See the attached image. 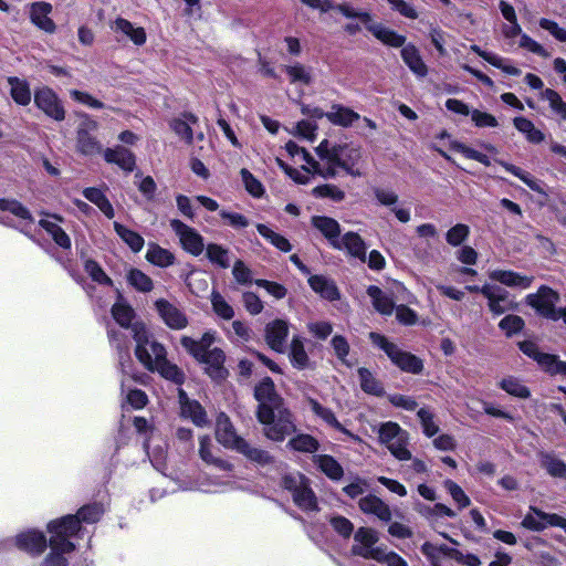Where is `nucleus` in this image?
I'll return each instance as SVG.
<instances>
[{"instance_id":"1","label":"nucleus","mask_w":566,"mask_h":566,"mask_svg":"<svg viewBox=\"0 0 566 566\" xmlns=\"http://www.w3.org/2000/svg\"><path fill=\"white\" fill-rule=\"evenodd\" d=\"M285 149L294 163L301 165V168H292L280 158H276V163L296 184L306 185L314 175L333 178L337 169H344L352 176L360 175L356 168L361 158L358 146L336 144L324 139L316 147V154L322 163L315 160L304 148L292 140L285 144Z\"/></svg>"},{"instance_id":"2","label":"nucleus","mask_w":566,"mask_h":566,"mask_svg":"<svg viewBox=\"0 0 566 566\" xmlns=\"http://www.w3.org/2000/svg\"><path fill=\"white\" fill-rule=\"evenodd\" d=\"M133 338L136 343L135 355L137 359L150 371L159 373L164 378L181 384L184 381L182 371L167 360L166 348L154 339L146 325L136 322L132 326Z\"/></svg>"},{"instance_id":"3","label":"nucleus","mask_w":566,"mask_h":566,"mask_svg":"<svg viewBox=\"0 0 566 566\" xmlns=\"http://www.w3.org/2000/svg\"><path fill=\"white\" fill-rule=\"evenodd\" d=\"M336 10L349 20L343 29L348 35H356L363 29L369 31L382 44L398 48L406 43V36L397 33L385 24L375 21L374 15L367 10H360L353 4L344 2L336 7Z\"/></svg>"},{"instance_id":"4","label":"nucleus","mask_w":566,"mask_h":566,"mask_svg":"<svg viewBox=\"0 0 566 566\" xmlns=\"http://www.w3.org/2000/svg\"><path fill=\"white\" fill-rule=\"evenodd\" d=\"M217 440L227 448L233 449L243 454L250 461L264 465L272 461L270 453L263 449L251 446L244 439L239 437L234 428L224 413H220L216 421Z\"/></svg>"},{"instance_id":"5","label":"nucleus","mask_w":566,"mask_h":566,"mask_svg":"<svg viewBox=\"0 0 566 566\" xmlns=\"http://www.w3.org/2000/svg\"><path fill=\"white\" fill-rule=\"evenodd\" d=\"M258 419L264 426V434L273 441H283L296 430L292 413L283 405L258 410Z\"/></svg>"},{"instance_id":"6","label":"nucleus","mask_w":566,"mask_h":566,"mask_svg":"<svg viewBox=\"0 0 566 566\" xmlns=\"http://www.w3.org/2000/svg\"><path fill=\"white\" fill-rule=\"evenodd\" d=\"M371 343L382 349L389 359L399 367L402 371L410 374H420L423 369V364L417 356L401 350L396 344L389 342L385 336L371 332L369 334Z\"/></svg>"},{"instance_id":"7","label":"nucleus","mask_w":566,"mask_h":566,"mask_svg":"<svg viewBox=\"0 0 566 566\" xmlns=\"http://www.w3.org/2000/svg\"><path fill=\"white\" fill-rule=\"evenodd\" d=\"M379 441L399 461L411 460V452L408 450L409 434L398 423L387 421L379 427Z\"/></svg>"},{"instance_id":"8","label":"nucleus","mask_w":566,"mask_h":566,"mask_svg":"<svg viewBox=\"0 0 566 566\" xmlns=\"http://www.w3.org/2000/svg\"><path fill=\"white\" fill-rule=\"evenodd\" d=\"M282 485L293 497L294 503L303 511H316L317 500L310 488L308 480L300 472H292L283 476Z\"/></svg>"},{"instance_id":"9","label":"nucleus","mask_w":566,"mask_h":566,"mask_svg":"<svg viewBox=\"0 0 566 566\" xmlns=\"http://www.w3.org/2000/svg\"><path fill=\"white\" fill-rule=\"evenodd\" d=\"M48 532L50 533V553L40 566H69L65 555L75 549V544L65 537L64 531L57 530V523H49Z\"/></svg>"},{"instance_id":"10","label":"nucleus","mask_w":566,"mask_h":566,"mask_svg":"<svg viewBox=\"0 0 566 566\" xmlns=\"http://www.w3.org/2000/svg\"><path fill=\"white\" fill-rule=\"evenodd\" d=\"M104 509L101 504L93 503L82 506L76 514L66 515L61 518L51 521L50 523H57V530L64 531L65 537L72 539L73 536L77 535L82 527L81 523H96L103 515Z\"/></svg>"},{"instance_id":"11","label":"nucleus","mask_w":566,"mask_h":566,"mask_svg":"<svg viewBox=\"0 0 566 566\" xmlns=\"http://www.w3.org/2000/svg\"><path fill=\"white\" fill-rule=\"evenodd\" d=\"M379 541L377 531L371 527H359L354 533V544L350 552L355 556L363 557L365 559L379 558L382 546H376Z\"/></svg>"},{"instance_id":"12","label":"nucleus","mask_w":566,"mask_h":566,"mask_svg":"<svg viewBox=\"0 0 566 566\" xmlns=\"http://www.w3.org/2000/svg\"><path fill=\"white\" fill-rule=\"evenodd\" d=\"M170 227L187 253L198 256L205 251L203 238L196 229L178 219L170 220Z\"/></svg>"},{"instance_id":"13","label":"nucleus","mask_w":566,"mask_h":566,"mask_svg":"<svg viewBox=\"0 0 566 566\" xmlns=\"http://www.w3.org/2000/svg\"><path fill=\"white\" fill-rule=\"evenodd\" d=\"M527 304L536 310V312L552 321H556L558 308L555 307L559 301L557 292L547 286H541L535 294H530L526 297Z\"/></svg>"},{"instance_id":"14","label":"nucleus","mask_w":566,"mask_h":566,"mask_svg":"<svg viewBox=\"0 0 566 566\" xmlns=\"http://www.w3.org/2000/svg\"><path fill=\"white\" fill-rule=\"evenodd\" d=\"M35 105L49 117L61 122L65 118L64 107L53 90L48 86L34 92Z\"/></svg>"},{"instance_id":"15","label":"nucleus","mask_w":566,"mask_h":566,"mask_svg":"<svg viewBox=\"0 0 566 566\" xmlns=\"http://www.w3.org/2000/svg\"><path fill=\"white\" fill-rule=\"evenodd\" d=\"M483 296L488 300L489 310L494 315H502L515 308V303L511 294L503 287L485 283L483 289Z\"/></svg>"},{"instance_id":"16","label":"nucleus","mask_w":566,"mask_h":566,"mask_svg":"<svg viewBox=\"0 0 566 566\" xmlns=\"http://www.w3.org/2000/svg\"><path fill=\"white\" fill-rule=\"evenodd\" d=\"M374 195L377 202L390 209L394 216L401 223H407L411 220V210L402 203H399V196L396 191L389 188L376 187Z\"/></svg>"},{"instance_id":"17","label":"nucleus","mask_w":566,"mask_h":566,"mask_svg":"<svg viewBox=\"0 0 566 566\" xmlns=\"http://www.w3.org/2000/svg\"><path fill=\"white\" fill-rule=\"evenodd\" d=\"M14 545L32 556L41 555L49 545L46 536L38 530H25L17 534L13 538Z\"/></svg>"},{"instance_id":"18","label":"nucleus","mask_w":566,"mask_h":566,"mask_svg":"<svg viewBox=\"0 0 566 566\" xmlns=\"http://www.w3.org/2000/svg\"><path fill=\"white\" fill-rule=\"evenodd\" d=\"M29 17L32 24L45 33L52 34L56 30L55 22L50 14L53 11L51 3L45 1H36L29 4Z\"/></svg>"},{"instance_id":"19","label":"nucleus","mask_w":566,"mask_h":566,"mask_svg":"<svg viewBox=\"0 0 566 566\" xmlns=\"http://www.w3.org/2000/svg\"><path fill=\"white\" fill-rule=\"evenodd\" d=\"M155 307L160 318L169 328L182 329L188 325L186 314L167 300H157L155 302Z\"/></svg>"},{"instance_id":"20","label":"nucleus","mask_w":566,"mask_h":566,"mask_svg":"<svg viewBox=\"0 0 566 566\" xmlns=\"http://www.w3.org/2000/svg\"><path fill=\"white\" fill-rule=\"evenodd\" d=\"M307 406L311 411L318 417L324 423L336 429L337 431L348 436L355 441H359V438L347 430L336 418L334 411L323 405H321L317 400L313 398H307Z\"/></svg>"},{"instance_id":"21","label":"nucleus","mask_w":566,"mask_h":566,"mask_svg":"<svg viewBox=\"0 0 566 566\" xmlns=\"http://www.w3.org/2000/svg\"><path fill=\"white\" fill-rule=\"evenodd\" d=\"M178 396L181 416L190 419L198 427L207 424V413L202 406L197 400H191L182 389H179Z\"/></svg>"},{"instance_id":"22","label":"nucleus","mask_w":566,"mask_h":566,"mask_svg":"<svg viewBox=\"0 0 566 566\" xmlns=\"http://www.w3.org/2000/svg\"><path fill=\"white\" fill-rule=\"evenodd\" d=\"M205 365L206 373L214 380H222L228 371L224 368V353L219 348H212L202 358H196Z\"/></svg>"},{"instance_id":"23","label":"nucleus","mask_w":566,"mask_h":566,"mask_svg":"<svg viewBox=\"0 0 566 566\" xmlns=\"http://www.w3.org/2000/svg\"><path fill=\"white\" fill-rule=\"evenodd\" d=\"M289 334V325L283 319H275L265 327L266 344L275 352L283 353Z\"/></svg>"},{"instance_id":"24","label":"nucleus","mask_w":566,"mask_h":566,"mask_svg":"<svg viewBox=\"0 0 566 566\" xmlns=\"http://www.w3.org/2000/svg\"><path fill=\"white\" fill-rule=\"evenodd\" d=\"M312 117H326L331 123L339 126H350L355 120L359 119V115L350 108L334 105L332 109L324 113L322 109L315 108Z\"/></svg>"},{"instance_id":"25","label":"nucleus","mask_w":566,"mask_h":566,"mask_svg":"<svg viewBox=\"0 0 566 566\" xmlns=\"http://www.w3.org/2000/svg\"><path fill=\"white\" fill-rule=\"evenodd\" d=\"M488 275L490 280L513 289L525 290L530 287L533 282L532 276L522 275L510 270H492Z\"/></svg>"},{"instance_id":"26","label":"nucleus","mask_w":566,"mask_h":566,"mask_svg":"<svg viewBox=\"0 0 566 566\" xmlns=\"http://www.w3.org/2000/svg\"><path fill=\"white\" fill-rule=\"evenodd\" d=\"M312 224L328 240L329 244L337 250H342L339 223L328 217L316 216L312 218Z\"/></svg>"},{"instance_id":"27","label":"nucleus","mask_w":566,"mask_h":566,"mask_svg":"<svg viewBox=\"0 0 566 566\" xmlns=\"http://www.w3.org/2000/svg\"><path fill=\"white\" fill-rule=\"evenodd\" d=\"M96 122L86 117L77 132V148L84 155H93L99 151L101 146L95 137L88 134L87 129H95Z\"/></svg>"},{"instance_id":"28","label":"nucleus","mask_w":566,"mask_h":566,"mask_svg":"<svg viewBox=\"0 0 566 566\" xmlns=\"http://www.w3.org/2000/svg\"><path fill=\"white\" fill-rule=\"evenodd\" d=\"M400 48H402L400 52L401 59L409 70L418 77L427 76L428 67L416 45L411 43H403Z\"/></svg>"},{"instance_id":"29","label":"nucleus","mask_w":566,"mask_h":566,"mask_svg":"<svg viewBox=\"0 0 566 566\" xmlns=\"http://www.w3.org/2000/svg\"><path fill=\"white\" fill-rule=\"evenodd\" d=\"M255 399L259 401V409L274 408L283 405L282 400L275 392L274 382L271 378H264L254 390Z\"/></svg>"},{"instance_id":"30","label":"nucleus","mask_w":566,"mask_h":566,"mask_svg":"<svg viewBox=\"0 0 566 566\" xmlns=\"http://www.w3.org/2000/svg\"><path fill=\"white\" fill-rule=\"evenodd\" d=\"M216 334L212 332L205 333L199 340L189 336H182L180 343L182 347L195 358H202L205 354L209 353L214 343Z\"/></svg>"},{"instance_id":"31","label":"nucleus","mask_w":566,"mask_h":566,"mask_svg":"<svg viewBox=\"0 0 566 566\" xmlns=\"http://www.w3.org/2000/svg\"><path fill=\"white\" fill-rule=\"evenodd\" d=\"M231 486L229 480H222L218 476L205 475L189 485L182 486V490L198 491L202 493H219Z\"/></svg>"},{"instance_id":"32","label":"nucleus","mask_w":566,"mask_h":566,"mask_svg":"<svg viewBox=\"0 0 566 566\" xmlns=\"http://www.w3.org/2000/svg\"><path fill=\"white\" fill-rule=\"evenodd\" d=\"M359 509L366 514H373L384 522L391 518V511L388 504L376 495H367L359 500Z\"/></svg>"},{"instance_id":"33","label":"nucleus","mask_w":566,"mask_h":566,"mask_svg":"<svg viewBox=\"0 0 566 566\" xmlns=\"http://www.w3.org/2000/svg\"><path fill=\"white\" fill-rule=\"evenodd\" d=\"M104 158L107 163L115 164L128 172L135 168V156L130 150L122 146L105 149Z\"/></svg>"},{"instance_id":"34","label":"nucleus","mask_w":566,"mask_h":566,"mask_svg":"<svg viewBox=\"0 0 566 566\" xmlns=\"http://www.w3.org/2000/svg\"><path fill=\"white\" fill-rule=\"evenodd\" d=\"M312 290L323 298L335 301L339 298V291L335 282L324 275H312L308 277Z\"/></svg>"},{"instance_id":"35","label":"nucleus","mask_w":566,"mask_h":566,"mask_svg":"<svg viewBox=\"0 0 566 566\" xmlns=\"http://www.w3.org/2000/svg\"><path fill=\"white\" fill-rule=\"evenodd\" d=\"M367 294L371 300L374 308L381 315H391L395 310V303L390 294L384 292L376 285L367 289Z\"/></svg>"},{"instance_id":"36","label":"nucleus","mask_w":566,"mask_h":566,"mask_svg":"<svg viewBox=\"0 0 566 566\" xmlns=\"http://www.w3.org/2000/svg\"><path fill=\"white\" fill-rule=\"evenodd\" d=\"M115 32L126 35L134 44L143 45L146 42V32L142 27H135L126 19L117 18L111 25Z\"/></svg>"},{"instance_id":"37","label":"nucleus","mask_w":566,"mask_h":566,"mask_svg":"<svg viewBox=\"0 0 566 566\" xmlns=\"http://www.w3.org/2000/svg\"><path fill=\"white\" fill-rule=\"evenodd\" d=\"M61 218L53 216L48 219L40 220V226L52 237L54 242L62 249L71 248V239L66 232L60 227Z\"/></svg>"},{"instance_id":"38","label":"nucleus","mask_w":566,"mask_h":566,"mask_svg":"<svg viewBox=\"0 0 566 566\" xmlns=\"http://www.w3.org/2000/svg\"><path fill=\"white\" fill-rule=\"evenodd\" d=\"M342 250H346L348 254L366 262L367 247L361 237L355 232H347L340 238Z\"/></svg>"},{"instance_id":"39","label":"nucleus","mask_w":566,"mask_h":566,"mask_svg":"<svg viewBox=\"0 0 566 566\" xmlns=\"http://www.w3.org/2000/svg\"><path fill=\"white\" fill-rule=\"evenodd\" d=\"M313 462L326 476H328L332 480H340L344 474L342 465L332 455H314Z\"/></svg>"},{"instance_id":"40","label":"nucleus","mask_w":566,"mask_h":566,"mask_svg":"<svg viewBox=\"0 0 566 566\" xmlns=\"http://www.w3.org/2000/svg\"><path fill=\"white\" fill-rule=\"evenodd\" d=\"M514 127L525 136L526 140L532 144H539L545 139V134L536 128L534 123L526 117H515L513 119Z\"/></svg>"},{"instance_id":"41","label":"nucleus","mask_w":566,"mask_h":566,"mask_svg":"<svg viewBox=\"0 0 566 566\" xmlns=\"http://www.w3.org/2000/svg\"><path fill=\"white\" fill-rule=\"evenodd\" d=\"M8 83L10 85V94L13 101L22 106L29 105L32 97L29 83L19 77H9Z\"/></svg>"},{"instance_id":"42","label":"nucleus","mask_w":566,"mask_h":566,"mask_svg":"<svg viewBox=\"0 0 566 566\" xmlns=\"http://www.w3.org/2000/svg\"><path fill=\"white\" fill-rule=\"evenodd\" d=\"M146 260L157 266L167 268L175 262V255L167 249L156 243H149L146 252Z\"/></svg>"},{"instance_id":"43","label":"nucleus","mask_w":566,"mask_h":566,"mask_svg":"<svg viewBox=\"0 0 566 566\" xmlns=\"http://www.w3.org/2000/svg\"><path fill=\"white\" fill-rule=\"evenodd\" d=\"M83 196L98 207V209L104 213L108 219H113L115 216L114 208L109 200L106 198L104 192L98 188H85L83 190Z\"/></svg>"},{"instance_id":"44","label":"nucleus","mask_w":566,"mask_h":566,"mask_svg":"<svg viewBox=\"0 0 566 566\" xmlns=\"http://www.w3.org/2000/svg\"><path fill=\"white\" fill-rule=\"evenodd\" d=\"M291 364L297 369H305L310 366V358L304 348V342L300 336H294L289 354Z\"/></svg>"},{"instance_id":"45","label":"nucleus","mask_w":566,"mask_h":566,"mask_svg":"<svg viewBox=\"0 0 566 566\" xmlns=\"http://www.w3.org/2000/svg\"><path fill=\"white\" fill-rule=\"evenodd\" d=\"M421 552L430 562L431 566H442V557L450 558V553L453 552V548L444 544L438 545L431 542H426L421 546Z\"/></svg>"},{"instance_id":"46","label":"nucleus","mask_w":566,"mask_h":566,"mask_svg":"<svg viewBox=\"0 0 566 566\" xmlns=\"http://www.w3.org/2000/svg\"><path fill=\"white\" fill-rule=\"evenodd\" d=\"M113 226L116 234L130 248L133 252L137 253L143 250L145 241L139 233L118 222H114Z\"/></svg>"},{"instance_id":"47","label":"nucleus","mask_w":566,"mask_h":566,"mask_svg":"<svg viewBox=\"0 0 566 566\" xmlns=\"http://www.w3.org/2000/svg\"><path fill=\"white\" fill-rule=\"evenodd\" d=\"M0 210L12 213L19 219L22 227H27L33 221L30 211L17 200L0 199Z\"/></svg>"},{"instance_id":"48","label":"nucleus","mask_w":566,"mask_h":566,"mask_svg":"<svg viewBox=\"0 0 566 566\" xmlns=\"http://www.w3.org/2000/svg\"><path fill=\"white\" fill-rule=\"evenodd\" d=\"M199 455H200L201 460L205 461L208 464H213V465H216V467H218V468H220L222 470H230L231 469V464L230 463L213 457V454H212V441H211L210 437H208V436L200 437V440H199Z\"/></svg>"},{"instance_id":"49","label":"nucleus","mask_w":566,"mask_h":566,"mask_svg":"<svg viewBox=\"0 0 566 566\" xmlns=\"http://www.w3.org/2000/svg\"><path fill=\"white\" fill-rule=\"evenodd\" d=\"M539 367L551 375L566 376V361L560 360L556 355L543 353L536 359Z\"/></svg>"},{"instance_id":"50","label":"nucleus","mask_w":566,"mask_h":566,"mask_svg":"<svg viewBox=\"0 0 566 566\" xmlns=\"http://www.w3.org/2000/svg\"><path fill=\"white\" fill-rule=\"evenodd\" d=\"M287 447L297 452L314 453L319 448V442L313 436L300 433L291 438Z\"/></svg>"},{"instance_id":"51","label":"nucleus","mask_w":566,"mask_h":566,"mask_svg":"<svg viewBox=\"0 0 566 566\" xmlns=\"http://www.w3.org/2000/svg\"><path fill=\"white\" fill-rule=\"evenodd\" d=\"M541 98L548 103L549 108L559 119L566 120V102L563 101L558 92L553 88L542 90Z\"/></svg>"},{"instance_id":"52","label":"nucleus","mask_w":566,"mask_h":566,"mask_svg":"<svg viewBox=\"0 0 566 566\" xmlns=\"http://www.w3.org/2000/svg\"><path fill=\"white\" fill-rule=\"evenodd\" d=\"M256 230L260 235H262L266 241H269L280 251L290 252L292 250L290 241L285 237L270 229L268 226L259 223L256 224Z\"/></svg>"},{"instance_id":"53","label":"nucleus","mask_w":566,"mask_h":566,"mask_svg":"<svg viewBox=\"0 0 566 566\" xmlns=\"http://www.w3.org/2000/svg\"><path fill=\"white\" fill-rule=\"evenodd\" d=\"M112 315L122 327L132 328L135 323L133 322L135 316L134 310L122 300L113 305Z\"/></svg>"},{"instance_id":"54","label":"nucleus","mask_w":566,"mask_h":566,"mask_svg":"<svg viewBox=\"0 0 566 566\" xmlns=\"http://www.w3.org/2000/svg\"><path fill=\"white\" fill-rule=\"evenodd\" d=\"M206 255L208 260L220 266L227 269L230 265L229 250L217 243H210L206 248Z\"/></svg>"},{"instance_id":"55","label":"nucleus","mask_w":566,"mask_h":566,"mask_svg":"<svg viewBox=\"0 0 566 566\" xmlns=\"http://www.w3.org/2000/svg\"><path fill=\"white\" fill-rule=\"evenodd\" d=\"M499 386L509 395L517 397V398H528L531 392L528 388L517 378L513 376H509L503 378Z\"/></svg>"},{"instance_id":"56","label":"nucleus","mask_w":566,"mask_h":566,"mask_svg":"<svg viewBox=\"0 0 566 566\" xmlns=\"http://www.w3.org/2000/svg\"><path fill=\"white\" fill-rule=\"evenodd\" d=\"M358 376L363 391L375 396H381L384 394L382 385L367 368H359Z\"/></svg>"},{"instance_id":"57","label":"nucleus","mask_w":566,"mask_h":566,"mask_svg":"<svg viewBox=\"0 0 566 566\" xmlns=\"http://www.w3.org/2000/svg\"><path fill=\"white\" fill-rule=\"evenodd\" d=\"M128 283L137 291L147 293L154 287L153 280L138 269H130L127 273Z\"/></svg>"},{"instance_id":"58","label":"nucleus","mask_w":566,"mask_h":566,"mask_svg":"<svg viewBox=\"0 0 566 566\" xmlns=\"http://www.w3.org/2000/svg\"><path fill=\"white\" fill-rule=\"evenodd\" d=\"M211 305L213 312L221 318L230 321L234 316L233 307L227 302V300L216 290L210 295Z\"/></svg>"},{"instance_id":"59","label":"nucleus","mask_w":566,"mask_h":566,"mask_svg":"<svg viewBox=\"0 0 566 566\" xmlns=\"http://www.w3.org/2000/svg\"><path fill=\"white\" fill-rule=\"evenodd\" d=\"M542 467L554 478H566V464L553 454L546 453L541 459Z\"/></svg>"},{"instance_id":"60","label":"nucleus","mask_w":566,"mask_h":566,"mask_svg":"<svg viewBox=\"0 0 566 566\" xmlns=\"http://www.w3.org/2000/svg\"><path fill=\"white\" fill-rule=\"evenodd\" d=\"M285 72L293 84L308 85L312 83L311 70L301 63L285 66Z\"/></svg>"},{"instance_id":"61","label":"nucleus","mask_w":566,"mask_h":566,"mask_svg":"<svg viewBox=\"0 0 566 566\" xmlns=\"http://www.w3.org/2000/svg\"><path fill=\"white\" fill-rule=\"evenodd\" d=\"M286 130L294 136L313 142L316 137L317 125L311 119H303Z\"/></svg>"},{"instance_id":"62","label":"nucleus","mask_w":566,"mask_h":566,"mask_svg":"<svg viewBox=\"0 0 566 566\" xmlns=\"http://www.w3.org/2000/svg\"><path fill=\"white\" fill-rule=\"evenodd\" d=\"M545 512L537 507L531 506L530 512L523 517L521 525L533 532H541L545 530V520L541 515Z\"/></svg>"},{"instance_id":"63","label":"nucleus","mask_w":566,"mask_h":566,"mask_svg":"<svg viewBox=\"0 0 566 566\" xmlns=\"http://www.w3.org/2000/svg\"><path fill=\"white\" fill-rule=\"evenodd\" d=\"M84 270L96 283L102 285H112L111 277L104 272L96 261L91 259L85 260Z\"/></svg>"},{"instance_id":"64","label":"nucleus","mask_w":566,"mask_h":566,"mask_svg":"<svg viewBox=\"0 0 566 566\" xmlns=\"http://www.w3.org/2000/svg\"><path fill=\"white\" fill-rule=\"evenodd\" d=\"M499 327L505 333L507 337H512L523 329L524 321L521 316L517 315H506L500 321Z\"/></svg>"}]
</instances>
